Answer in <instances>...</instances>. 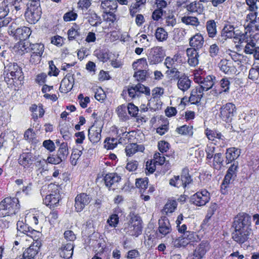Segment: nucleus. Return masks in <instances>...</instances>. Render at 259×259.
<instances>
[{"label": "nucleus", "instance_id": "obj_1", "mask_svg": "<svg viewBox=\"0 0 259 259\" xmlns=\"http://www.w3.org/2000/svg\"><path fill=\"white\" fill-rule=\"evenodd\" d=\"M234 232L232 233L234 241L241 247H247L248 239L252 233L251 217L244 212L238 213L235 218L233 224Z\"/></svg>", "mask_w": 259, "mask_h": 259}, {"label": "nucleus", "instance_id": "obj_2", "mask_svg": "<svg viewBox=\"0 0 259 259\" xmlns=\"http://www.w3.org/2000/svg\"><path fill=\"white\" fill-rule=\"evenodd\" d=\"M143 94L146 96L150 95V90L148 87L139 83L125 87L121 95L124 99L130 101L139 98Z\"/></svg>", "mask_w": 259, "mask_h": 259}, {"label": "nucleus", "instance_id": "obj_3", "mask_svg": "<svg viewBox=\"0 0 259 259\" xmlns=\"http://www.w3.org/2000/svg\"><path fill=\"white\" fill-rule=\"evenodd\" d=\"M19 208V201L17 198L6 197L0 202V217L15 214Z\"/></svg>", "mask_w": 259, "mask_h": 259}, {"label": "nucleus", "instance_id": "obj_4", "mask_svg": "<svg viewBox=\"0 0 259 259\" xmlns=\"http://www.w3.org/2000/svg\"><path fill=\"white\" fill-rule=\"evenodd\" d=\"M130 220L127 227L124 229V231L131 236L137 237L142 233V220L138 214L131 212Z\"/></svg>", "mask_w": 259, "mask_h": 259}, {"label": "nucleus", "instance_id": "obj_5", "mask_svg": "<svg viewBox=\"0 0 259 259\" xmlns=\"http://www.w3.org/2000/svg\"><path fill=\"white\" fill-rule=\"evenodd\" d=\"M236 113L235 105L232 103H227L220 109L219 116L227 123L231 122Z\"/></svg>", "mask_w": 259, "mask_h": 259}, {"label": "nucleus", "instance_id": "obj_6", "mask_svg": "<svg viewBox=\"0 0 259 259\" xmlns=\"http://www.w3.org/2000/svg\"><path fill=\"white\" fill-rule=\"evenodd\" d=\"M210 199V194L206 189L198 191L191 196L190 201L198 206H204Z\"/></svg>", "mask_w": 259, "mask_h": 259}, {"label": "nucleus", "instance_id": "obj_7", "mask_svg": "<svg viewBox=\"0 0 259 259\" xmlns=\"http://www.w3.org/2000/svg\"><path fill=\"white\" fill-rule=\"evenodd\" d=\"M48 189L49 190H54V191L46 196L43 200L44 204L50 207L57 206L60 201V196L57 187L51 184L48 186Z\"/></svg>", "mask_w": 259, "mask_h": 259}, {"label": "nucleus", "instance_id": "obj_8", "mask_svg": "<svg viewBox=\"0 0 259 259\" xmlns=\"http://www.w3.org/2000/svg\"><path fill=\"white\" fill-rule=\"evenodd\" d=\"M172 231L169 221L166 217H162L158 220V228L156 231V237L162 238L168 235Z\"/></svg>", "mask_w": 259, "mask_h": 259}, {"label": "nucleus", "instance_id": "obj_9", "mask_svg": "<svg viewBox=\"0 0 259 259\" xmlns=\"http://www.w3.org/2000/svg\"><path fill=\"white\" fill-rule=\"evenodd\" d=\"M194 81L199 84V88H201L204 92L207 91L212 88L214 84L215 77L212 75H208L205 77H202L199 75H195Z\"/></svg>", "mask_w": 259, "mask_h": 259}, {"label": "nucleus", "instance_id": "obj_10", "mask_svg": "<svg viewBox=\"0 0 259 259\" xmlns=\"http://www.w3.org/2000/svg\"><path fill=\"white\" fill-rule=\"evenodd\" d=\"M164 56V54L162 47H154L150 50L148 54V62L151 65L158 64L162 61Z\"/></svg>", "mask_w": 259, "mask_h": 259}, {"label": "nucleus", "instance_id": "obj_11", "mask_svg": "<svg viewBox=\"0 0 259 259\" xmlns=\"http://www.w3.org/2000/svg\"><path fill=\"white\" fill-rule=\"evenodd\" d=\"M195 234L193 232H186L178 238L172 241V244L175 247H185L194 239Z\"/></svg>", "mask_w": 259, "mask_h": 259}, {"label": "nucleus", "instance_id": "obj_12", "mask_svg": "<svg viewBox=\"0 0 259 259\" xmlns=\"http://www.w3.org/2000/svg\"><path fill=\"white\" fill-rule=\"evenodd\" d=\"M218 67L220 70L225 74L233 75L237 74V69L233 62L227 59H222L218 63Z\"/></svg>", "mask_w": 259, "mask_h": 259}, {"label": "nucleus", "instance_id": "obj_13", "mask_svg": "<svg viewBox=\"0 0 259 259\" xmlns=\"http://www.w3.org/2000/svg\"><path fill=\"white\" fill-rule=\"evenodd\" d=\"M91 198L86 193L78 194L75 198V208L77 212L81 211L85 206L88 205L90 201Z\"/></svg>", "mask_w": 259, "mask_h": 259}, {"label": "nucleus", "instance_id": "obj_14", "mask_svg": "<svg viewBox=\"0 0 259 259\" xmlns=\"http://www.w3.org/2000/svg\"><path fill=\"white\" fill-rule=\"evenodd\" d=\"M8 70L9 72L10 75L9 77L11 76L12 79H21V77L23 75V72L21 68L16 63H10L7 65Z\"/></svg>", "mask_w": 259, "mask_h": 259}, {"label": "nucleus", "instance_id": "obj_15", "mask_svg": "<svg viewBox=\"0 0 259 259\" xmlns=\"http://www.w3.org/2000/svg\"><path fill=\"white\" fill-rule=\"evenodd\" d=\"M73 243L69 242L62 244L59 250L60 256L66 259L70 258L73 255Z\"/></svg>", "mask_w": 259, "mask_h": 259}, {"label": "nucleus", "instance_id": "obj_16", "mask_svg": "<svg viewBox=\"0 0 259 259\" xmlns=\"http://www.w3.org/2000/svg\"><path fill=\"white\" fill-rule=\"evenodd\" d=\"M205 135L207 138L209 140L213 141L215 139H218L220 141H222V144L221 146L224 147L226 144V139L221 134V133L215 130H211L207 128L205 132Z\"/></svg>", "mask_w": 259, "mask_h": 259}, {"label": "nucleus", "instance_id": "obj_17", "mask_svg": "<svg viewBox=\"0 0 259 259\" xmlns=\"http://www.w3.org/2000/svg\"><path fill=\"white\" fill-rule=\"evenodd\" d=\"M177 78V87L179 89L183 92H185L190 89L192 81L188 76L183 74Z\"/></svg>", "mask_w": 259, "mask_h": 259}, {"label": "nucleus", "instance_id": "obj_18", "mask_svg": "<svg viewBox=\"0 0 259 259\" xmlns=\"http://www.w3.org/2000/svg\"><path fill=\"white\" fill-rule=\"evenodd\" d=\"M210 246L207 241L203 240L195 249L193 254L199 258L203 259L206 253L209 250Z\"/></svg>", "mask_w": 259, "mask_h": 259}, {"label": "nucleus", "instance_id": "obj_19", "mask_svg": "<svg viewBox=\"0 0 259 259\" xmlns=\"http://www.w3.org/2000/svg\"><path fill=\"white\" fill-rule=\"evenodd\" d=\"M241 154L240 150L235 147H231L227 149L225 153L226 162L227 164L231 163L237 159Z\"/></svg>", "mask_w": 259, "mask_h": 259}, {"label": "nucleus", "instance_id": "obj_20", "mask_svg": "<svg viewBox=\"0 0 259 259\" xmlns=\"http://www.w3.org/2000/svg\"><path fill=\"white\" fill-rule=\"evenodd\" d=\"M86 19L90 24L93 26H98L102 23V19L93 10H89L86 13Z\"/></svg>", "mask_w": 259, "mask_h": 259}, {"label": "nucleus", "instance_id": "obj_21", "mask_svg": "<svg viewBox=\"0 0 259 259\" xmlns=\"http://www.w3.org/2000/svg\"><path fill=\"white\" fill-rule=\"evenodd\" d=\"M101 132L102 130L101 128H97L93 126H92L91 128L89 129V139L93 144H95L100 141L101 138Z\"/></svg>", "mask_w": 259, "mask_h": 259}, {"label": "nucleus", "instance_id": "obj_22", "mask_svg": "<svg viewBox=\"0 0 259 259\" xmlns=\"http://www.w3.org/2000/svg\"><path fill=\"white\" fill-rule=\"evenodd\" d=\"M35 245L33 244L27 248L23 252V256L35 259V256L38 253L40 245V242H36Z\"/></svg>", "mask_w": 259, "mask_h": 259}, {"label": "nucleus", "instance_id": "obj_23", "mask_svg": "<svg viewBox=\"0 0 259 259\" xmlns=\"http://www.w3.org/2000/svg\"><path fill=\"white\" fill-rule=\"evenodd\" d=\"M31 34V30L29 27H22L17 28L15 32L14 35L16 39L20 40H25L28 38Z\"/></svg>", "mask_w": 259, "mask_h": 259}, {"label": "nucleus", "instance_id": "obj_24", "mask_svg": "<svg viewBox=\"0 0 259 259\" xmlns=\"http://www.w3.org/2000/svg\"><path fill=\"white\" fill-rule=\"evenodd\" d=\"M34 159L31 153H23L20 156L19 163L24 168H28L32 164Z\"/></svg>", "mask_w": 259, "mask_h": 259}, {"label": "nucleus", "instance_id": "obj_25", "mask_svg": "<svg viewBox=\"0 0 259 259\" xmlns=\"http://www.w3.org/2000/svg\"><path fill=\"white\" fill-rule=\"evenodd\" d=\"M188 58V62L191 66H195L198 63V54L194 48H188L186 51Z\"/></svg>", "mask_w": 259, "mask_h": 259}, {"label": "nucleus", "instance_id": "obj_26", "mask_svg": "<svg viewBox=\"0 0 259 259\" xmlns=\"http://www.w3.org/2000/svg\"><path fill=\"white\" fill-rule=\"evenodd\" d=\"M203 91L197 87L192 90L189 97V101L192 104H197L200 102L203 95Z\"/></svg>", "mask_w": 259, "mask_h": 259}, {"label": "nucleus", "instance_id": "obj_27", "mask_svg": "<svg viewBox=\"0 0 259 259\" xmlns=\"http://www.w3.org/2000/svg\"><path fill=\"white\" fill-rule=\"evenodd\" d=\"M104 180L106 186L110 188L112 185L119 182L121 178L117 174L110 173L106 175Z\"/></svg>", "mask_w": 259, "mask_h": 259}, {"label": "nucleus", "instance_id": "obj_28", "mask_svg": "<svg viewBox=\"0 0 259 259\" xmlns=\"http://www.w3.org/2000/svg\"><path fill=\"white\" fill-rule=\"evenodd\" d=\"M145 148L143 145L132 143L126 146L125 151L127 156H131L137 152H143Z\"/></svg>", "mask_w": 259, "mask_h": 259}, {"label": "nucleus", "instance_id": "obj_29", "mask_svg": "<svg viewBox=\"0 0 259 259\" xmlns=\"http://www.w3.org/2000/svg\"><path fill=\"white\" fill-rule=\"evenodd\" d=\"M100 7L103 10V12H112L116 10L117 4L116 1L105 0L102 1Z\"/></svg>", "mask_w": 259, "mask_h": 259}, {"label": "nucleus", "instance_id": "obj_30", "mask_svg": "<svg viewBox=\"0 0 259 259\" xmlns=\"http://www.w3.org/2000/svg\"><path fill=\"white\" fill-rule=\"evenodd\" d=\"M187 10L191 13L201 14L204 11V7L199 2H194L187 6Z\"/></svg>", "mask_w": 259, "mask_h": 259}, {"label": "nucleus", "instance_id": "obj_31", "mask_svg": "<svg viewBox=\"0 0 259 259\" xmlns=\"http://www.w3.org/2000/svg\"><path fill=\"white\" fill-rule=\"evenodd\" d=\"M41 13L38 11L32 12L26 11L25 12L26 19L28 22L31 24H35L40 18Z\"/></svg>", "mask_w": 259, "mask_h": 259}, {"label": "nucleus", "instance_id": "obj_32", "mask_svg": "<svg viewBox=\"0 0 259 259\" xmlns=\"http://www.w3.org/2000/svg\"><path fill=\"white\" fill-rule=\"evenodd\" d=\"M206 30L209 37L213 38L217 34V25L213 20H208L206 24Z\"/></svg>", "mask_w": 259, "mask_h": 259}, {"label": "nucleus", "instance_id": "obj_33", "mask_svg": "<svg viewBox=\"0 0 259 259\" xmlns=\"http://www.w3.org/2000/svg\"><path fill=\"white\" fill-rule=\"evenodd\" d=\"M69 154L67 143H62L57 151V155L62 161L65 160Z\"/></svg>", "mask_w": 259, "mask_h": 259}, {"label": "nucleus", "instance_id": "obj_34", "mask_svg": "<svg viewBox=\"0 0 259 259\" xmlns=\"http://www.w3.org/2000/svg\"><path fill=\"white\" fill-rule=\"evenodd\" d=\"M203 38L201 35L196 34L190 40V45L197 49L200 48L203 44Z\"/></svg>", "mask_w": 259, "mask_h": 259}, {"label": "nucleus", "instance_id": "obj_35", "mask_svg": "<svg viewBox=\"0 0 259 259\" xmlns=\"http://www.w3.org/2000/svg\"><path fill=\"white\" fill-rule=\"evenodd\" d=\"M9 1L4 0L0 5V19L5 18L9 14L10 9Z\"/></svg>", "mask_w": 259, "mask_h": 259}, {"label": "nucleus", "instance_id": "obj_36", "mask_svg": "<svg viewBox=\"0 0 259 259\" xmlns=\"http://www.w3.org/2000/svg\"><path fill=\"white\" fill-rule=\"evenodd\" d=\"M224 158L221 153H215L213 156V166L217 170L221 169L223 166Z\"/></svg>", "mask_w": 259, "mask_h": 259}, {"label": "nucleus", "instance_id": "obj_37", "mask_svg": "<svg viewBox=\"0 0 259 259\" xmlns=\"http://www.w3.org/2000/svg\"><path fill=\"white\" fill-rule=\"evenodd\" d=\"M136 186L140 189L141 193H144L148 187V179L147 178H138L136 180Z\"/></svg>", "mask_w": 259, "mask_h": 259}, {"label": "nucleus", "instance_id": "obj_38", "mask_svg": "<svg viewBox=\"0 0 259 259\" xmlns=\"http://www.w3.org/2000/svg\"><path fill=\"white\" fill-rule=\"evenodd\" d=\"M257 13H250L246 16V21H249V23L247 24L246 27H245V29L247 31H249L250 32L252 30V28L253 27V24H255L256 22V17H257Z\"/></svg>", "mask_w": 259, "mask_h": 259}, {"label": "nucleus", "instance_id": "obj_39", "mask_svg": "<svg viewBox=\"0 0 259 259\" xmlns=\"http://www.w3.org/2000/svg\"><path fill=\"white\" fill-rule=\"evenodd\" d=\"M181 21L186 25H190L193 26H197L200 22L196 17L193 16H184L181 18Z\"/></svg>", "mask_w": 259, "mask_h": 259}, {"label": "nucleus", "instance_id": "obj_40", "mask_svg": "<svg viewBox=\"0 0 259 259\" xmlns=\"http://www.w3.org/2000/svg\"><path fill=\"white\" fill-rule=\"evenodd\" d=\"M17 235H25L26 236L28 231L30 229V227L22 221H19L17 223Z\"/></svg>", "mask_w": 259, "mask_h": 259}, {"label": "nucleus", "instance_id": "obj_41", "mask_svg": "<svg viewBox=\"0 0 259 259\" xmlns=\"http://www.w3.org/2000/svg\"><path fill=\"white\" fill-rule=\"evenodd\" d=\"M73 84L67 80V78H64L61 81L59 90L61 93H67L72 89Z\"/></svg>", "mask_w": 259, "mask_h": 259}, {"label": "nucleus", "instance_id": "obj_42", "mask_svg": "<svg viewBox=\"0 0 259 259\" xmlns=\"http://www.w3.org/2000/svg\"><path fill=\"white\" fill-rule=\"evenodd\" d=\"M22 0H10L9 1L10 9L12 10V13H14L15 14L18 13L22 8L23 6L22 2Z\"/></svg>", "mask_w": 259, "mask_h": 259}, {"label": "nucleus", "instance_id": "obj_43", "mask_svg": "<svg viewBox=\"0 0 259 259\" xmlns=\"http://www.w3.org/2000/svg\"><path fill=\"white\" fill-rule=\"evenodd\" d=\"M253 66L249 71L248 78L253 81H255L259 77V66L256 65L255 63H254Z\"/></svg>", "mask_w": 259, "mask_h": 259}, {"label": "nucleus", "instance_id": "obj_44", "mask_svg": "<svg viewBox=\"0 0 259 259\" xmlns=\"http://www.w3.org/2000/svg\"><path fill=\"white\" fill-rule=\"evenodd\" d=\"M220 85L221 91L219 92V94H221L223 92L229 93L230 86V78L227 77L223 78L220 81Z\"/></svg>", "mask_w": 259, "mask_h": 259}, {"label": "nucleus", "instance_id": "obj_45", "mask_svg": "<svg viewBox=\"0 0 259 259\" xmlns=\"http://www.w3.org/2000/svg\"><path fill=\"white\" fill-rule=\"evenodd\" d=\"M181 178L182 179L181 181L184 183V188H185L187 185L190 184L192 181L191 177L189 173V170L187 168L183 169Z\"/></svg>", "mask_w": 259, "mask_h": 259}, {"label": "nucleus", "instance_id": "obj_46", "mask_svg": "<svg viewBox=\"0 0 259 259\" xmlns=\"http://www.w3.org/2000/svg\"><path fill=\"white\" fill-rule=\"evenodd\" d=\"M36 162L34 163V165L37 168V171H39L41 174H42L45 171L47 170L46 165L47 164V161L45 159H35Z\"/></svg>", "mask_w": 259, "mask_h": 259}, {"label": "nucleus", "instance_id": "obj_47", "mask_svg": "<svg viewBox=\"0 0 259 259\" xmlns=\"http://www.w3.org/2000/svg\"><path fill=\"white\" fill-rule=\"evenodd\" d=\"M31 53L42 55L44 52V45L42 44L30 45Z\"/></svg>", "mask_w": 259, "mask_h": 259}, {"label": "nucleus", "instance_id": "obj_48", "mask_svg": "<svg viewBox=\"0 0 259 259\" xmlns=\"http://www.w3.org/2000/svg\"><path fill=\"white\" fill-rule=\"evenodd\" d=\"M118 140L116 138H107L104 141V147L107 149H113L116 147Z\"/></svg>", "mask_w": 259, "mask_h": 259}, {"label": "nucleus", "instance_id": "obj_49", "mask_svg": "<svg viewBox=\"0 0 259 259\" xmlns=\"http://www.w3.org/2000/svg\"><path fill=\"white\" fill-rule=\"evenodd\" d=\"M257 47L253 39L249 40L246 43L244 48V52L246 54H252Z\"/></svg>", "mask_w": 259, "mask_h": 259}, {"label": "nucleus", "instance_id": "obj_50", "mask_svg": "<svg viewBox=\"0 0 259 259\" xmlns=\"http://www.w3.org/2000/svg\"><path fill=\"white\" fill-rule=\"evenodd\" d=\"M176 131L180 134L183 135H193L192 127L187 125H184L179 127H177Z\"/></svg>", "mask_w": 259, "mask_h": 259}, {"label": "nucleus", "instance_id": "obj_51", "mask_svg": "<svg viewBox=\"0 0 259 259\" xmlns=\"http://www.w3.org/2000/svg\"><path fill=\"white\" fill-rule=\"evenodd\" d=\"M27 11L36 12L38 11L40 13H41V10L40 6V2L39 0H33L31 1L28 6Z\"/></svg>", "mask_w": 259, "mask_h": 259}, {"label": "nucleus", "instance_id": "obj_52", "mask_svg": "<svg viewBox=\"0 0 259 259\" xmlns=\"http://www.w3.org/2000/svg\"><path fill=\"white\" fill-rule=\"evenodd\" d=\"M177 206V202L175 200H169L165 205L164 207V211L167 213H171L175 211Z\"/></svg>", "mask_w": 259, "mask_h": 259}, {"label": "nucleus", "instance_id": "obj_53", "mask_svg": "<svg viewBox=\"0 0 259 259\" xmlns=\"http://www.w3.org/2000/svg\"><path fill=\"white\" fill-rule=\"evenodd\" d=\"M155 37L158 40L163 41L167 38V33L163 28L158 27L155 32Z\"/></svg>", "mask_w": 259, "mask_h": 259}, {"label": "nucleus", "instance_id": "obj_54", "mask_svg": "<svg viewBox=\"0 0 259 259\" xmlns=\"http://www.w3.org/2000/svg\"><path fill=\"white\" fill-rule=\"evenodd\" d=\"M82 154V150L81 149H73L70 157V162L73 165H75L77 160L79 159Z\"/></svg>", "mask_w": 259, "mask_h": 259}, {"label": "nucleus", "instance_id": "obj_55", "mask_svg": "<svg viewBox=\"0 0 259 259\" xmlns=\"http://www.w3.org/2000/svg\"><path fill=\"white\" fill-rule=\"evenodd\" d=\"M150 73L145 70L140 69L135 73L134 76L138 81H143L149 76Z\"/></svg>", "mask_w": 259, "mask_h": 259}, {"label": "nucleus", "instance_id": "obj_56", "mask_svg": "<svg viewBox=\"0 0 259 259\" xmlns=\"http://www.w3.org/2000/svg\"><path fill=\"white\" fill-rule=\"evenodd\" d=\"M127 110V107L124 105H121L117 107L116 112L120 118L123 120H126L128 118L126 113Z\"/></svg>", "mask_w": 259, "mask_h": 259}, {"label": "nucleus", "instance_id": "obj_57", "mask_svg": "<svg viewBox=\"0 0 259 259\" xmlns=\"http://www.w3.org/2000/svg\"><path fill=\"white\" fill-rule=\"evenodd\" d=\"M95 54L100 61L103 62H106L109 58L108 53L104 50H96Z\"/></svg>", "mask_w": 259, "mask_h": 259}, {"label": "nucleus", "instance_id": "obj_58", "mask_svg": "<svg viewBox=\"0 0 259 259\" xmlns=\"http://www.w3.org/2000/svg\"><path fill=\"white\" fill-rule=\"evenodd\" d=\"M119 223V217L116 214H111L107 220V223L111 227L115 228Z\"/></svg>", "mask_w": 259, "mask_h": 259}, {"label": "nucleus", "instance_id": "obj_59", "mask_svg": "<svg viewBox=\"0 0 259 259\" xmlns=\"http://www.w3.org/2000/svg\"><path fill=\"white\" fill-rule=\"evenodd\" d=\"M127 111L128 114L133 117H136L137 116L138 112L139 111V109L138 107L135 106L133 103H129L127 106Z\"/></svg>", "mask_w": 259, "mask_h": 259}, {"label": "nucleus", "instance_id": "obj_60", "mask_svg": "<svg viewBox=\"0 0 259 259\" xmlns=\"http://www.w3.org/2000/svg\"><path fill=\"white\" fill-rule=\"evenodd\" d=\"M117 134L118 135V143H123L125 141V139L126 138V136L128 134V133L126 132V129L122 128L121 129L118 130L117 131Z\"/></svg>", "mask_w": 259, "mask_h": 259}, {"label": "nucleus", "instance_id": "obj_61", "mask_svg": "<svg viewBox=\"0 0 259 259\" xmlns=\"http://www.w3.org/2000/svg\"><path fill=\"white\" fill-rule=\"evenodd\" d=\"M238 169V162H234L228 168L227 174L236 177L237 176V172Z\"/></svg>", "mask_w": 259, "mask_h": 259}, {"label": "nucleus", "instance_id": "obj_62", "mask_svg": "<svg viewBox=\"0 0 259 259\" xmlns=\"http://www.w3.org/2000/svg\"><path fill=\"white\" fill-rule=\"evenodd\" d=\"M154 163L158 165H162L165 161V158L162 154L155 153L154 155Z\"/></svg>", "mask_w": 259, "mask_h": 259}, {"label": "nucleus", "instance_id": "obj_63", "mask_svg": "<svg viewBox=\"0 0 259 259\" xmlns=\"http://www.w3.org/2000/svg\"><path fill=\"white\" fill-rule=\"evenodd\" d=\"M165 23L166 26L174 27L176 24V19L174 14H169L165 17Z\"/></svg>", "mask_w": 259, "mask_h": 259}, {"label": "nucleus", "instance_id": "obj_64", "mask_svg": "<svg viewBox=\"0 0 259 259\" xmlns=\"http://www.w3.org/2000/svg\"><path fill=\"white\" fill-rule=\"evenodd\" d=\"M43 146L52 152L55 150V145L54 143L51 140H45L42 143Z\"/></svg>", "mask_w": 259, "mask_h": 259}]
</instances>
